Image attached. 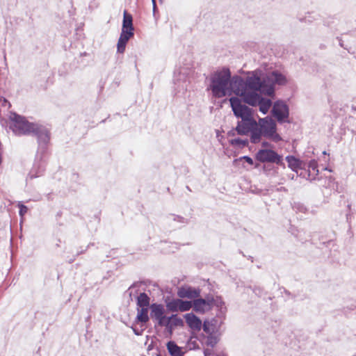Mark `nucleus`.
Instances as JSON below:
<instances>
[{
  "instance_id": "423d86ee",
  "label": "nucleus",
  "mask_w": 356,
  "mask_h": 356,
  "mask_svg": "<svg viewBox=\"0 0 356 356\" xmlns=\"http://www.w3.org/2000/svg\"><path fill=\"white\" fill-rule=\"evenodd\" d=\"M264 83H266V95L273 97L275 94V86H283L286 83V76L281 72L275 70L264 75Z\"/></svg>"
},
{
  "instance_id": "49530a36",
  "label": "nucleus",
  "mask_w": 356,
  "mask_h": 356,
  "mask_svg": "<svg viewBox=\"0 0 356 356\" xmlns=\"http://www.w3.org/2000/svg\"><path fill=\"white\" fill-rule=\"evenodd\" d=\"M152 4L156 3V0H152Z\"/></svg>"
},
{
  "instance_id": "b1692460",
  "label": "nucleus",
  "mask_w": 356,
  "mask_h": 356,
  "mask_svg": "<svg viewBox=\"0 0 356 356\" xmlns=\"http://www.w3.org/2000/svg\"><path fill=\"white\" fill-rule=\"evenodd\" d=\"M167 319L175 328L177 327H183L184 325L183 319L179 317L177 314H172L170 316H168Z\"/></svg>"
},
{
  "instance_id": "dca6fc26",
  "label": "nucleus",
  "mask_w": 356,
  "mask_h": 356,
  "mask_svg": "<svg viewBox=\"0 0 356 356\" xmlns=\"http://www.w3.org/2000/svg\"><path fill=\"white\" fill-rule=\"evenodd\" d=\"M286 160L289 168L298 175L299 171L301 172L304 166H306V162L296 158L294 156H287Z\"/></svg>"
},
{
  "instance_id": "e433bc0d",
  "label": "nucleus",
  "mask_w": 356,
  "mask_h": 356,
  "mask_svg": "<svg viewBox=\"0 0 356 356\" xmlns=\"http://www.w3.org/2000/svg\"><path fill=\"white\" fill-rule=\"evenodd\" d=\"M217 341L216 339H213V337H211L208 339L207 344L209 346H211V347H213L216 344Z\"/></svg>"
},
{
  "instance_id": "7c9ffc66",
  "label": "nucleus",
  "mask_w": 356,
  "mask_h": 356,
  "mask_svg": "<svg viewBox=\"0 0 356 356\" xmlns=\"http://www.w3.org/2000/svg\"><path fill=\"white\" fill-rule=\"evenodd\" d=\"M90 245H92V243H90L89 245H88L85 248H83L82 247L80 248V250L77 251L75 257L70 259L69 261V263L72 264V262L74 261L75 259H76V257H78L79 255L81 254H83L85 252H86V250L88 249V248L90 247Z\"/></svg>"
},
{
  "instance_id": "2eb2a0df",
  "label": "nucleus",
  "mask_w": 356,
  "mask_h": 356,
  "mask_svg": "<svg viewBox=\"0 0 356 356\" xmlns=\"http://www.w3.org/2000/svg\"><path fill=\"white\" fill-rule=\"evenodd\" d=\"M134 35V31L122 29L117 44V51L120 54L124 52L128 41Z\"/></svg>"
},
{
  "instance_id": "9d476101",
  "label": "nucleus",
  "mask_w": 356,
  "mask_h": 356,
  "mask_svg": "<svg viewBox=\"0 0 356 356\" xmlns=\"http://www.w3.org/2000/svg\"><path fill=\"white\" fill-rule=\"evenodd\" d=\"M271 113L280 124H282L288 122L289 108L285 102L277 100L273 104Z\"/></svg>"
},
{
  "instance_id": "37998d69",
  "label": "nucleus",
  "mask_w": 356,
  "mask_h": 356,
  "mask_svg": "<svg viewBox=\"0 0 356 356\" xmlns=\"http://www.w3.org/2000/svg\"><path fill=\"white\" fill-rule=\"evenodd\" d=\"M339 44L341 47H343V42H341V40H339Z\"/></svg>"
},
{
  "instance_id": "7ed1b4c3",
  "label": "nucleus",
  "mask_w": 356,
  "mask_h": 356,
  "mask_svg": "<svg viewBox=\"0 0 356 356\" xmlns=\"http://www.w3.org/2000/svg\"><path fill=\"white\" fill-rule=\"evenodd\" d=\"M210 83L208 90L211 91L216 98H222L234 93L235 86L232 85V76L229 68L214 72L210 75Z\"/></svg>"
},
{
  "instance_id": "09e8293b",
  "label": "nucleus",
  "mask_w": 356,
  "mask_h": 356,
  "mask_svg": "<svg viewBox=\"0 0 356 356\" xmlns=\"http://www.w3.org/2000/svg\"><path fill=\"white\" fill-rule=\"evenodd\" d=\"M352 132L356 134V130L355 131L353 130Z\"/></svg>"
},
{
  "instance_id": "2f4dec72",
  "label": "nucleus",
  "mask_w": 356,
  "mask_h": 356,
  "mask_svg": "<svg viewBox=\"0 0 356 356\" xmlns=\"http://www.w3.org/2000/svg\"><path fill=\"white\" fill-rule=\"evenodd\" d=\"M172 216L173 217L174 221L179 222L181 223H188V220L181 216L172 214Z\"/></svg>"
},
{
  "instance_id": "f704fd0d",
  "label": "nucleus",
  "mask_w": 356,
  "mask_h": 356,
  "mask_svg": "<svg viewBox=\"0 0 356 356\" xmlns=\"http://www.w3.org/2000/svg\"><path fill=\"white\" fill-rule=\"evenodd\" d=\"M202 326L203 330L207 334H211V331L210 330V325H209V323L207 321H204Z\"/></svg>"
},
{
  "instance_id": "a211bd4d",
  "label": "nucleus",
  "mask_w": 356,
  "mask_h": 356,
  "mask_svg": "<svg viewBox=\"0 0 356 356\" xmlns=\"http://www.w3.org/2000/svg\"><path fill=\"white\" fill-rule=\"evenodd\" d=\"M193 306V310L200 314H204L206 312L211 310L210 307H208V304L202 298H196L194 299Z\"/></svg>"
},
{
  "instance_id": "cd10ccee",
  "label": "nucleus",
  "mask_w": 356,
  "mask_h": 356,
  "mask_svg": "<svg viewBox=\"0 0 356 356\" xmlns=\"http://www.w3.org/2000/svg\"><path fill=\"white\" fill-rule=\"evenodd\" d=\"M215 297L211 294H207L203 300L206 301V302L208 304V307H210L211 309L213 307V303L215 302Z\"/></svg>"
},
{
  "instance_id": "de8ad7c7",
  "label": "nucleus",
  "mask_w": 356,
  "mask_h": 356,
  "mask_svg": "<svg viewBox=\"0 0 356 356\" xmlns=\"http://www.w3.org/2000/svg\"><path fill=\"white\" fill-rule=\"evenodd\" d=\"M135 286H136V284H134L133 285L131 286L130 288L135 287Z\"/></svg>"
},
{
  "instance_id": "393cba45",
  "label": "nucleus",
  "mask_w": 356,
  "mask_h": 356,
  "mask_svg": "<svg viewBox=\"0 0 356 356\" xmlns=\"http://www.w3.org/2000/svg\"><path fill=\"white\" fill-rule=\"evenodd\" d=\"M229 143L233 147H237L238 148H243L248 145V139H241L240 138L231 139Z\"/></svg>"
},
{
  "instance_id": "ea45409f",
  "label": "nucleus",
  "mask_w": 356,
  "mask_h": 356,
  "mask_svg": "<svg viewBox=\"0 0 356 356\" xmlns=\"http://www.w3.org/2000/svg\"><path fill=\"white\" fill-rule=\"evenodd\" d=\"M261 291V289H259V288H255V289H254V292L256 294H258V295H259V294H260Z\"/></svg>"
},
{
  "instance_id": "c9c22d12",
  "label": "nucleus",
  "mask_w": 356,
  "mask_h": 356,
  "mask_svg": "<svg viewBox=\"0 0 356 356\" xmlns=\"http://www.w3.org/2000/svg\"><path fill=\"white\" fill-rule=\"evenodd\" d=\"M240 160H244L245 162H247L250 165H253L254 161L253 159L248 156H243L240 158Z\"/></svg>"
},
{
  "instance_id": "20e7f679",
  "label": "nucleus",
  "mask_w": 356,
  "mask_h": 356,
  "mask_svg": "<svg viewBox=\"0 0 356 356\" xmlns=\"http://www.w3.org/2000/svg\"><path fill=\"white\" fill-rule=\"evenodd\" d=\"M258 127L252 136H250V140L253 144H257L261 141L262 137L270 139L273 142L278 143L282 140L279 134L277 133V124L275 120L267 116L259 118L257 122Z\"/></svg>"
},
{
  "instance_id": "9b49d317",
  "label": "nucleus",
  "mask_w": 356,
  "mask_h": 356,
  "mask_svg": "<svg viewBox=\"0 0 356 356\" xmlns=\"http://www.w3.org/2000/svg\"><path fill=\"white\" fill-rule=\"evenodd\" d=\"M47 149L44 152H40L38 154V150L37 151L35 161L33 163L32 168L31 169L28 176L27 179H33L34 178L39 177L43 175L45 171L46 162L44 159L45 154L47 153Z\"/></svg>"
},
{
  "instance_id": "6e6552de",
  "label": "nucleus",
  "mask_w": 356,
  "mask_h": 356,
  "mask_svg": "<svg viewBox=\"0 0 356 356\" xmlns=\"http://www.w3.org/2000/svg\"><path fill=\"white\" fill-rule=\"evenodd\" d=\"M256 159L261 163H275L285 167L282 156L271 149H261L256 154Z\"/></svg>"
},
{
  "instance_id": "ddd939ff",
  "label": "nucleus",
  "mask_w": 356,
  "mask_h": 356,
  "mask_svg": "<svg viewBox=\"0 0 356 356\" xmlns=\"http://www.w3.org/2000/svg\"><path fill=\"white\" fill-rule=\"evenodd\" d=\"M150 317L153 321H156L157 325L162 324L163 322L167 320V317L165 314V311L163 305L152 303L150 306Z\"/></svg>"
},
{
  "instance_id": "6ab92c4d",
  "label": "nucleus",
  "mask_w": 356,
  "mask_h": 356,
  "mask_svg": "<svg viewBox=\"0 0 356 356\" xmlns=\"http://www.w3.org/2000/svg\"><path fill=\"white\" fill-rule=\"evenodd\" d=\"M140 309H138V313L134 321L136 323H141L142 324H145L149 320V317L148 316L149 307H140Z\"/></svg>"
},
{
  "instance_id": "72a5a7b5",
  "label": "nucleus",
  "mask_w": 356,
  "mask_h": 356,
  "mask_svg": "<svg viewBox=\"0 0 356 356\" xmlns=\"http://www.w3.org/2000/svg\"><path fill=\"white\" fill-rule=\"evenodd\" d=\"M18 207L19 209V216H23L24 215H25L27 213L28 207L24 205L22 203H19L18 204Z\"/></svg>"
},
{
  "instance_id": "f257e3e1",
  "label": "nucleus",
  "mask_w": 356,
  "mask_h": 356,
  "mask_svg": "<svg viewBox=\"0 0 356 356\" xmlns=\"http://www.w3.org/2000/svg\"><path fill=\"white\" fill-rule=\"evenodd\" d=\"M9 127L16 135L32 134L35 136L38 143V154L44 152L50 141L49 130L39 124L29 122L25 117L16 113H10Z\"/></svg>"
},
{
  "instance_id": "79ce46f5",
  "label": "nucleus",
  "mask_w": 356,
  "mask_h": 356,
  "mask_svg": "<svg viewBox=\"0 0 356 356\" xmlns=\"http://www.w3.org/2000/svg\"><path fill=\"white\" fill-rule=\"evenodd\" d=\"M3 102H6V103H8V104H9V106H10V102H8L7 101V99H3Z\"/></svg>"
},
{
  "instance_id": "f03ea898",
  "label": "nucleus",
  "mask_w": 356,
  "mask_h": 356,
  "mask_svg": "<svg viewBox=\"0 0 356 356\" xmlns=\"http://www.w3.org/2000/svg\"><path fill=\"white\" fill-rule=\"evenodd\" d=\"M250 75L245 79L241 76H232V85L235 86L234 93L242 98L245 103V98L251 94H261L266 95V86L264 83V76L260 77L256 71L248 73Z\"/></svg>"
},
{
  "instance_id": "58836bf2",
  "label": "nucleus",
  "mask_w": 356,
  "mask_h": 356,
  "mask_svg": "<svg viewBox=\"0 0 356 356\" xmlns=\"http://www.w3.org/2000/svg\"><path fill=\"white\" fill-rule=\"evenodd\" d=\"M157 11H158V10H157L156 4L154 3L153 4V14H154V17H156V14Z\"/></svg>"
},
{
  "instance_id": "a18cd8bd",
  "label": "nucleus",
  "mask_w": 356,
  "mask_h": 356,
  "mask_svg": "<svg viewBox=\"0 0 356 356\" xmlns=\"http://www.w3.org/2000/svg\"><path fill=\"white\" fill-rule=\"evenodd\" d=\"M186 188H187L189 191H191V188H190V187H189V186H186Z\"/></svg>"
},
{
  "instance_id": "bb28decb",
  "label": "nucleus",
  "mask_w": 356,
  "mask_h": 356,
  "mask_svg": "<svg viewBox=\"0 0 356 356\" xmlns=\"http://www.w3.org/2000/svg\"><path fill=\"white\" fill-rule=\"evenodd\" d=\"M159 327H165V332L167 333L170 337L173 334L175 327L169 323V321L165 320L162 324H159Z\"/></svg>"
},
{
  "instance_id": "0eeeda50",
  "label": "nucleus",
  "mask_w": 356,
  "mask_h": 356,
  "mask_svg": "<svg viewBox=\"0 0 356 356\" xmlns=\"http://www.w3.org/2000/svg\"><path fill=\"white\" fill-rule=\"evenodd\" d=\"M232 112L238 119H245L253 116L252 109L242 103V98L232 97L229 99Z\"/></svg>"
},
{
  "instance_id": "a878e982",
  "label": "nucleus",
  "mask_w": 356,
  "mask_h": 356,
  "mask_svg": "<svg viewBox=\"0 0 356 356\" xmlns=\"http://www.w3.org/2000/svg\"><path fill=\"white\" fill-rule=\"evenodd\" d=\"M193 301L184 300L181 298L179 312H187L189 311L192 307L193 308Z\"/></svg>"
},
{
  "instance_id": "39448f33",
  "label": "nucleus",
  "mask_w": 356,
  "mask_h": 356,
  "mask_svg": "<svg viewBox=\"0 0 356 356\" xmlns=\"http://www.w3.org/2000/svg\"><path fill=\"white\" fill-rule=\"evenodd\" d=\"M257 127H258L257 122L253 116L238 120L235 129L229 131L227 134L228 136H234L236 132L240 136H248L250 134V136L255 131Z\"/></svg>"
},
{
  "instance_id": "1a4fd4ad",
  "label": "nucleus",
  "mask_w": 356,
  "mask_h": 356,
  "mask_svg": "<svg viewBox=\"0 0 356 356\" xmlns=\"http://www.w3.org/2000/svg\"><path fill=\"white\" fill-rule=\"evenodd\" d=\"M245 104L252 106H259V111L263 114H266L272 106V101L261 97L259 94H251L245 98Z\"/></svg>"
},
{
  "instance_id": "4c0bfd02",
  "label": "nucleus",
  "mask_w": 356,
  "mask_h": 356,
  "mask_svg": "<svg viewBox=\"0 0 356 356\" xmlns=\"http://www.w3.org/2000/svg\"><path fill=\"white\" fill-rule=\"evenodd\" d=\"M261 146L264 149H268V147H271V144L267 141H263L261 143Z\"/></svg>"
},
{
  "instance_id": "c756f323",
  "label": "nucleus",
  "mask_w": 356,
  "mask_h": 356,
  "mask_svg": "<svg viewBox=\"0 0 356 356\" xmlns=\"http://www.w3.org/2000/svg\"><path fill=\"white\" fill-rule=\"evenodd\" d=\"M215 302L213 303V306H216V307L222 309V307L225 305V302L222 300V298L220 296H216L215 297Z\"/></svg>"
},
{
  "instance_id": "4468645a",
  "label": "nucleus",
  "mask_w": 356,
  "mask_h": 356,
  "mask_svg": "<svg viewBox=\"0 0 356 356\" xmlns=\"http://www.w3.org/2000/svg\"><path fill=\"white\" fill-rule=\"evenodd\" d=\"M177 296L180 298L195 299L200 296V289L190 286H182L178 288Z\"/></svg>"
},
{
  "instance_id": "473e14b6",
  "label": "nucleus",
  "mask_w": 356,
  "mask_h": 356,
  "mask_svg": "<svg viewBox=\"0 0 356 356\" xmlns=\"http://www.w3.org/2000/svg\"><path fill=\"white\" fill-rule=\"evenodd\" d=\"M131 329L133 330V332H134V334L137 336L142 335L145 330V328L143 327V325L141 326L140 328H138L134 324L131 326Z\"/></svg>"
},
{
  "instance_id": "aec40b11",
  "label": "nucleus",
  "mask_w": 356,
  "mask_h": 356,
  "mask_svg": "<svg viewBox=\"0 0 356 356\" xmlns=\"http://www.w3.org/2000/svg\"><path fill=\"white\" fill-rule=\"evenodd\" d=\"M167 349L171 356H183L184 355L181 348L178 346L173 341L167 343Z\"/></svg>"
},
{
  "instance_id": "c85d7f7f",
  "label": "nucleus",
  "mask_w": 356,
  "mask_h": 356,
  "mask_svg": "<svg viewBox=\"0 0 356 356\" xmlns=\"http://www.w3.org/2000/svg\"><path fill=\"white\" fill-rule=\"evenodd\" d=\"M352 312H355L354 314L356 316V305L354 304L343 308V312L346 315L350 314Z\"/></svg>"
},
{
  "instance_id": "412c9836",
  "label": "nucleus",
  "mask_w": 356,
  "mask_h": 356,
  "mask_svg": "<svg viewBox=\"0 0 356 356\" xmlns=\"http://www.w3.org/2000/svg\"><path fill=\"white\" fill-rule=\"evenodd\" d=\"M122 29L134 31L132 15L128 13L126 10L124 12Z\"/></svg>"
},
{
  "instance_id": "f3484780",
  "label": "nucleus",
  "mask_w": 356,
  "mask_h": 356,
  "mask_svg": "<svg viewBox=\"0 0 356 356\" xmlns=\"http://www.w3.org/2000/svg\"><path fill=\"white\" fill-rule=\"evenodd\" d=\"M184 318L188 326L192 330L200 331L202 328V321L193 313H188L184 315Z\"/></svg>"
},
{
  "instance_id": "c03bdc74",
  "label": "nucleus",
  "mask_w": 356,
  "mask_h": 356,
  "mask_svg": "<svg viewBox=\"0 0 356 356\" xmlns=\"http://www.w3.org/2000/svg\"><path fill=\"white\" fill-rule=\"evenodd\" d=\"M352 109L356 111V106H352Z\"/></svg>"
},
{
  "instance_id": "5701e85b",
  "label": "nucleus",
  "mask_w": 356,
  "mask_h": 356,
  "mask_svg": "<svg viewBox=\"0 0 356 356\" xmlns=\"http://www.w3.org/2000/svg\"><path fill=\"white\" fill-rule=\"evenodd\" d=\"M181 298L172 299L170 301L166 302V307L168 310L172 312H176L179 311Z\"/></svg>"
},
{
  "instance_id": "f8f14e48",
  "label": "nucleus",
  "mask_w": 356,
  "mask_h": 356,
  "mask_svg": "<svg viewBox=\"0 0 356 356\" xmlns=\"http://www.w3.org/2000/svg\"><path fill=\"white\" fill-rule=\"evenodd\" d=\"M318 175V163L315 159L306 163L302 171L300 172L299 176L309 180L316 179Z\"/></svg>"
},
{
  "instance_id": "a19ab883",
  "label": "nucleus",
  "mask_w": 356,
  "mask_h": 356,
  "mask_svg": "<svg viewBox=\"0 0 356 356\" xmlns=\"http://www.w3.org/2000/svg\"><path fill=\"white\" fill-rule=\"evenodd\" d=\"M156 350H157V353H156L157 356H163L162 353H161V350L159 348H156Z\"/></svg>"
},
{
  "instance_id": "4be33fe9",
  "label": "nucleus",
  "mask_w": 356,
  "mask_h": 356,
  "mask_svg": "<svg viewBox=\"0 0 356 356\" xmlns=\"http://www.w3.org/2000/svg\"><path fill=\"white\" fill-rule=\"evenodd\" d=\"M149 302L150 298L145 292L140 293L137 297L136 304L138 307H149L151 305Z\"/></svg>"
}]
</instances>
